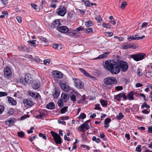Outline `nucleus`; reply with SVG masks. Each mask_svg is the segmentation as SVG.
Listing matches in <instances>:
<instances>
[{"label": "nucleus", "mask_w": 152, "mask_h": 152, "mask_svg": "<svg viewBox=\"0 0 152 152\" xmlns=\"http://www.w3.org/2000/svg\"><path fill=\"white\" fill-rule=\"evenodd\" d=\"M103 66L107 70L113 74L116 75L119 73L120 71L117 62L113 60H108L106 61L103 64Z\"/></svg>", "instance_id": "nucleus-1"}, {"label": "nucleus", "mask_w": 152, "mask_h": 152, "mask_svg": "<svg viewBox=\"0 0 152 152\" xmlns=\"http://www.w3.org/2000/svg\"><path fill=\"white\" fill-rule=\"evenodd\" d=\"M57 30L61 33L67 34L70 36H74L76 35L75 31L71 29L69 30L66 26H63L57 27Z\"/></svg>", "instance_id": "nucleus-2"}, {"label": "nucleus", "mask_w": 152, "mask_h": 152, "mask_svg": "<svg viewBox=\"0 0 152 152\" xmlns=\"http://www.w3.org/2000/svg\"><path fill=\"white\" fill-rule=\"evenodd\" d=\"M62 89L65 92H72L73 89L67 83L64 81H61L59 83Z\"/></svg>", "instance_id": "nucleus-3"}, {"label": "nucleus", "mask_w": 152, "mask_h": 152, "mask_svg": "<svg viewBox=\"0 0 152 152\" xmlns=\"http://www.w3.org/2000/svg\"><path fill=\"white\" fill-rule=\"evenodd\" d=\"M104 83L107 86H111L117 83L116 79L112 77L105 78L104 80Z\"/></svg>", "instance_id": "nucleus-4"}, {"label": "nucleus", "mask_w": 152, "mask_h": 152, "mask_svg": "<svg viewBox=\"0 0 152 152\" xmlns=\"http://www.w3.org/2000/svg\"><path fill=\"white\" fill-rule=\"evenodd\" d=\"M117 63L119 67L121 69L122 72H125L128 70V65L126 62L120 60Z\"/></svg>", "instance_id": "nucleus-5"}, {"label": "nucleus", "mask_w": 152, "mask_h": 152, "mask_svg": "<svg viewBox=\"0 0 152 152\" xmlns=\"http://www.w3.org/2000/svg\"><path fill=\"white\" fill-rule=\"evenodd\" d=\"M146 55L145 53H140L136 54L131 55L130 57L136 61H138L144 58Z\"/></svg>", "instance_id": "nucleus-6"}, {"label": "nucleus", "mask_w": 152, "mask_h": 152, "mask_svg": "<svg viewBox=\"0 0 152 152\" xmlns=\"http://www.w3.org/2000/svg\"><path fill=\"white\" fill-rule=\"evenodd\" d=\"M51 134L53 137L54 140L56 144H60L61 143V138L58 134L51 132Z\"/></svg>", "instance_id": "nucleus-7"}, {"label": "nucleus", "mask_w": 152, "mask_h": 152, "mask_svg": "<svg viewBox=\"0 0 152 152\" xmlns=\"http://www.w3.org/2000/svg\"><path fill=\"white\" fill-rule=\"evenodd\" d=\"M66 9L65 7L61 6L57 10L56 13L58 15L64 16L66 14Z\"/></svg>", "instance_id": "nucleus-8"}, {"label": "nucleus", "mask_w": 152, "mask_h": 152, "mask_svg": "<svg viewBox=\"0 0 152 152\" xmlns=\"http://www.w3.org/2000/svg\"><path fill=\"white\" fill-rule=\"evenodd\" d=\"M121 47L122 49L126 50L129 48H132L135 49L137 48V46L134 44H131L130 43H126L121 45Z\"/></svg>", "instance_id": "nucleus-9"}, {"label": "nucleus", "mask_w": 152, "mask_h": 152, "mask_svg": "<svg viewBox=\"0 0 152 152\" xmlns=\"http://www.w3.org/2000/svg\"><path fill=\"white\" fill-rule=\"evenodd\" d=\"M90 127L88 124H86L84 123L82 124L77 129L80 131L84 132H86V130H88L90 129Z\"/></svg>", "instance_id": "nucleus-10"}, {"label": "nucleus", "mask_w": 152, "mask_h": 152, "mask_svg": "<svg viewBox=\"0 0 152 152\" xmlns=\"http://www.w3.org/2000/svg\"><path fill=\"white\" fill-rule=\"evenodd\" d=\"M75 87L78 89H82L83 87V83L79 79H75Z\"/></svg>", "instance_id": "nucleus-11"}, {"label": "nucleus", "mask_w": 152, "mask_h": 152, "mask_svg": "<svg viewBox=\"0 0 152 152\" xmlns=\"http://www.w3.org/2000/svg\"><path fill=\"white\" fill-rule=\"evenodd\" d=\"M52 76L54 77L61 78L63 77V74L60 72L57 71H54L52 72Z\"/></svg>", "instance_id": "nucleus-12"}, {"label": "nucleus", "mask_w": 152, "mask_h": 152, "mask_svg": "<svg viewBox=\"0 0 152 152\" xmlns=\"http://www.w3.org/2000/svg\"><path fill=\"white\" fill-rule=\"evenodd\" d=\"M4 75L6 77H9L11 75V71L10 68L7 66H5L4 70Z\"/></svg>", "instance_id": "nucleus-13"}, {"label": "nucleus", "mask_w": 152, "mask_h": 152, "mask_svg": "<svg viewBox=\"0 0 152 152\" xmlns=\"http://www.w3.org/2000/svg\"><path fill=\"white\" fill-rule=\"evenodd\" d=\"M121 97H122L124 100H126L127 97L125 95L124 93H121L116 95L115 97V99L118 101H120L121 100Z\"/></svg>", "instance_id": "nucleus-14"}, {"label": "nucleus", "mask_w": 152, "mask_h": 152, "mask_svg": "<svg viewBox=\"0 0 152 152\" xmlns=\"http://www.w3.org/2000/svg\"><path fill=\"white\" fill-rule=\"evenodd\" d=\"M23 102L24 106L28 107H30L34 104V103L32 101L28 99L23 100Z\"/></svg>", "instance_id": "nucleus-15"}, {"label": "nucleus", "mask_w": 152, "mask_h": 152, "mask_svg": "<svg viewBox=\"0 0 152 152\" xmlns=\"http://www.w3.org/2000/svg\"><path fill=\"white\" fill-rule=\"evenodd\" d=\"M61 25V23L58 20H54L51 23V26L52 28H56L57 29V27H59Z\"/></svg>", "instance_id": "nucleus-16"}, {"label": "nucleus", "mask_w": 152, "mask_h": 152, "mask_svg": "<svg viewBox=\"0 0 152 152\" xmlns=\"http://www.w3.org/2000/svg\"><path fill=\"white\" fill-rule=\"evenodd\" d=\"M28 93L31 97L35 99H39L40 98V95L37 93H34L31 91H29Z\"/></svg>", "instance_id": "nucleus-17"}, {"label": "nucleus", "mask_w": 152, "mask_h": 152, "mask_svg": "<svg viewBox=\"0 0 152 152\" xmlns=\"http://www.w3.org/2000/svg\"><path fill=\"white\" fill-rule=\"evenodd\" d=\"M15 119L14 118H10L5 122L6 124L9 126H11L14 124Z\"/></svg>", "instance_id": "nucleus-18"}, {"label": "nucleus", "mask_w": 152, "mask_h": 152, "mask_svg": "<svg viewBox=\"0 0 152 152\" xmlns=\"http://www.w3.org/2000/svg\"><path fill=\"white\" fill-rule=\"evenodd\" d=\"M70 98L73 101H75L76 100V96L77 95L76 92L73 90L72 92H70Z\"/></svg>", "instance_id": "nucleus-19"}, {"label": "nucleus", "mask_w": 152, "mask_h": 152, "mask_svg": "<svg viewBox=\"0 0 152 152\" xmlns=\"http://www.w3.org/2000/svg\"><path fill=\"white\" fill-rule=\"evenodd\" d=\"M7 98L9 102L12 105H15L16 104L17 102L13 98L9 96L7 97Z\"/></svg>", "instance_id": "nucleus-20"}, {"label": "nucleus", "mask_w": 152, "mask_h": 152, "mask_svg": "<svg viewBox=\"0 0 152 152\" xmlns=\"http://www.w3.org/2000/svg\"><path fill=\"white\" fill-rule=\"evenodd\" d=\"M25 79L26 83H30L32 80L31 75L29 74H26L25 76Z\"/></svg>", "instance_id": "nucleus-21"}, {"label": "nucleus", "mask_w": 152, "mask_h": 152, "mask_svg": "<svg viewBox=\"0 0 152 152\" xmlns=\"http://www.w3.org/2000/svg\"><path fill=\"white\" fill-rule=\"evenodd\" d=\"M127 39L129 41H131L134 40H139V38H137L136 37V35H135L134 36L131 35L128 37Z\"/></svg>", "instance_id": "nucleus-22"}, {"label": "nucleus", "mask_w": 152, "mask_h": 152, "mask_svg": "<svg viewBox=\"0 0 152 152\" xmlns=\"http://www.w3.org/2000/svg\"><path fill=\"white\" fill-rule=\"evenodd\" d=\"M134 93L133 91H131L128 94V99L130 100H133L134 99L133 97Z\"/></svg>", "instance_id": "nucleus-23"}, {"label": "nucleus", "mask_w": 152, "mask_h": 152, "mask_svg": "<svg viewBox=\"0 0 152 152\" xmlns=\"http://www.w3.org/2000/svg\"><path fill=\"white\" fill-rule=\"evenodd\" d=\"M55 105L53 103H50L47 105V108L48 109H52L54 108Z\"/></svg>", "instance_id": "nucleus-24"}, {"label": "nucleus", "mask_w": 152, "mask_h": 152, "mask_svg": "<svg viewBox=\"0 0 152 152\" xmlns=\"http://www.w3.org/2000/svg\"><path fill=\"white\" fill-rule=\"evenodd\" d=\"M32 87L35 89L38 88L40 86V83L37 82L33 84Z\"/></svg>", "instance_id": "nucleus-25"}, {"label": "nucleus", "mask_w": 152, "mask_h": 152, "mask_svg": "<svg viewBox=\"0 0 152 152\" xmlns=\"http://www.w3.org/2000/svg\"><path fill=\"white\" fill-rule=\"evenodd\" d=\"M108 54V53H104V54L100 55L98 57L95 58V59L103 58L106 57Z\"/></svg>", "instance_id": "nucleus-26"}, {"label": "nucleus", "mask_w": 152, "mask_h": 152, "mask_svg": "<svg viewBox=\"0 0 152 152\" xmlns=\"http://www.w3.org/2000/svg\"><path fill=\"white\" fill-rule=\"evenodd\" d=\"M80 71L82 72L87 77H89L90 76V75L85 70L82 68L79 69Z\"/></svg>", "instance_id": "nucleus-27"}, {"label": "nucleus", "mask_w": 152, "mask_h": 152, "mask_svg": "<svg viewBox=\"0 0 152 152\" xmlns=\"http://www.w3.org/2000/svg\"><path fill=\"white\" fill-rule=\"evenodd\" d=\"M38 38L39 39L44 43V44L48 42V41L47 39L42 36L39 37Z\"/></svg>", "instance_id": "nucleus-28"}, {"label": "nucleus", "mask_w": 152, "mask_h": 152, "mask_svg": "<svg viewBox=\"0 0 152 152\" xmlns=\"http://www.w3.org/2000/svg\"><path fill=\"white\" fill-rule=\"evenodd\" d=\"M85 32L86 34H89L92 33L93 30L92 28H88L84 29Z\"/></svg>", "instance_id": "nucleus-29"}, {"label": "nucleus", "mask_w": 152, "mask_h": 152, "mask_svg": "<svg viewBox=\"0 0 152 152\" xmlns=\"http://www.w3.org/2000/svg\"><path fill=\"white\" fill-rule=\"evenodd\" d=\"M8 15V12L6 11H4L2 12L1 13V15L0 16L1 18H4L5 16H7Z\"/></svg>", "instance_id": "nucleus-30"}, {"label": "nucleus", "mask_w": 152, "mask_h": 152, "mask_svg": "<svg viewBox=\"0 0 152 152\" xmlns=\"http://www.w3.org/2000/svg\"><path fill=\"white\" fill-rule=\"evenodd\" d=\"M61 97L64 100L65 102L68 99V97L67 95L66 94H61Z\"/></svg>", "instance_id": "nucleus-31"}, {"label": "nucleus", "mask_w": 152, "mask_h": 152, "mask_svg": "<svg viewBox=\"0 0 152 152\" xmlns=\"http://www.w3.org/2000/svg\"><path fill=\"white\" fill-rule=\"evenodd\" d=\"M85 25L87 27H89L93 25V24L91 21L88 20L85 22Z\"/></svg>", "instance_id": "nucleus-32"}, {"label": "nucleus", "mask_w": 152, "mask_h": 152, "mask_svg": "<svg viewBox=\"0 0 152 152\" xmlns=\"http://www.w3.org/2000/svg\"><path fill=\"white\" fill-rule=\"evenodd\" d=\"M18 136L21 138H23L25 136V133L22 131L18 132H17Z\"/></svg>", "instance_id": "nucleus-33"}, {"label": "nucleus", "mask_w": 152, "mask_h": 152, "mask_svg": "<svg viewBox=\"0 0 152 152\" xmlns=\"http://www.w3.org/2000/svg\"><path fill=\"white\" fill-rule=\"evenodd\" d=\"M100 103L102 106L106 107L107 105V101L104 100H101L100 101Z\"/></svg>", "instance_id": "nucleus-34"}, {"label": "nucleus", "mask_w": 152, "mask_h": 152, "mask_svg": "<svg viewBox=\"0 0 152 152\" xmlns=\"http://www.w3.org/2000/svg\"><path fill=\"white\" fill-rule=\"evenodd\" d=\"M86 117V115L84 113H81L78 118L79 119H84Z\"/></svg>", "instance_id": "nucleus-35"}, {"label": "nucleus", "mask_w": 152, "mask_h": 152, "mask_svg": "<svg viewBox=\"0 0 152 152\" xmlns=\"http://www.w3.org/2000/svg\"><path fill=\"white\" fill-rule=\"evenodd\" d=\"M67 106L64 107L62 108L61 110V113L63 114L66 112L67 111Z\"/></svg>", "instance_id": "nucleus-36"}, {"label": "nucleus", "mask_w": 152, "mask_h": 152, "mask_svg": "<svg viewBox=\"0 0 152 152\" xmlns=\"http://www.w3.org/2000/svg\"><path fill=\"white\" fill-rule=\"evenodd\" d=\"M145 107L147 108H149L150 107V106L148 105L146 102H144L141 106L142 108H143Z\"/></svg>", "instance_id": "nucleus-37"}, {"label": "nucleus", "mask_w": 152, "mask_h": 152, "mask_svg": "<svg viewBox=\"0 0 152 152\" xmlns=\"http://www.w3.org/2000/svg\"><path fill=\"white\" fill-rule=\"evenodd\" d=\"M124 116L121 113H120L118 115H117L116 118L118 120H121L122 118L124 117Z\"/></svg>", "instance_id": "nucleus-38"}, {"label": "nucleus", "mask_w": 152, "mask_h": 152, "mask_svg": "<svg viewBox=\"0 0 152 152\" xmlns=\"http://www.w3.org/2000/svg\"><path fill=\"white\" fill-rule=\"evenodd\" d=\"M102 26L105 28H111L110 25L108 23H104L102 25Z\"/></svg>", "instance_id": "nucleus-39"}, {"label": "nucleus", "mask_w": 152, "mask_h": 152, "mask_svg": "<svg viewBox=\"0 0 152 152\" xmlns=\"http://www.w3.org/2000/svg\"><path fill=\"white\" fill-rule=\"evenodd\" d=\"M19 82L21 83L24 85H26V84L25 79H24L23 78H20V79Z\"/></svg>", "instance_id": "nucleus-40"}, {"label": "nucleus", "mask_w": 152, "mask_h": 152, "mask_svg": "<svg viewBox=\"0 0 152 152\" xmlns=\"http://www.w3.org/2000/svg\"><path fill=\"white\" fill-rule=\"evenodd\" d=\"M36 41L35 40H34L32 41H30L28 42L30 44H31V45H32L34 47H36V45L35 44V42Z\"/></svg>", "instance_id": "nucleus-41"}, {"label": "nucleus", "mask_w": 152, "mask_h": 152, "mask_svg": "<svg viewBox=\"0 0 152 152\" xmlns=\"http://www.w3.org/2000/svg\"><path fill=\"white\" fill-rule=\"evenodd\" d=\"M127 3L126 1H124L122 3L121 6V8L122 9H124L125 8V6L127 5Z\"/></svg>", "instance_id": "nucleus-42"}, {"label": "nucleus", "mask_w": 152, "mask_h": 152, "mask_svg": "<svg viewBox=\"0 0 152 152\" xmlns=\"http://www.w3.org/2000/svg\"><path fill=\"white\" fill-rule=\"evenodd\" d=\"M92 140L95 141L97 143L99 142L100 141L99 138H97L95 136H94L92 137Z\"/></svg>", "instance_id": "nucleus-43"}, {"label": "nucleus", "mask_w": 152, "mask_h": 152, "mask_svg": "<svg viewBox=\"0 0 152 152\" xmlns=\"http://www.w3.org/2000/svg\"><path fill=\"white\" fill-rule=\"evenodd\" d=\"M14 113V111L13 109L10 108L7 112V113L9 115H12Z\"/></svg>", "instance_id": "nucleus-44"}, {"label": "nucleus", "mask_w": 152, "mask_h": 152, "mask_svg": "<svg viewBox=\"0 0 152 152\" xmlns=\"http://www.w3.org/2000/svg\"><path fill=\"white\" fill-rule=\"evenodd\" d=\"M141 146L140 145H138L137 146V147L136 148V151L138 152H140L141 151Z\"/></svg>", "instance_id": "nucleus-45"}, {"label": "nucleus", "mask_w": 152, "mask_h": 152, "mask_svg": "<svg viewBox=\"0 0 152 152\" xmlns=\"http://www.w3.org/2000/svg\"><path fill=\"white\" fill-rule=\"evenodd\" d=\"M111 121V119L110 118H106L104 121V124H107L109 123Z\"/></svg>", "instance_id": "nucleus-46"}, {"label": "nucleus", "mask_w": 152, "mask_h": 152, "mask_svg": "<svg viewBox=\"0 0 152 152\" xmlns=\"http://www.w3.org/2000/svg\"><path fill=\"white\" fill-rule=\"evenodd\" d=\"M7 93L5 92H0V97H2L7 96Z\"/></svg>", "instance_id": "nucleus-47"}, {"label": "nucleus", "mask_w": 152, "mask_h": 152, "mask_svg": "<svg viewBox=\"0 0 152 152\" xmlns=\"http://www.w3.org/2000/svg\"><path fill=\"white\" fill-rule=\"evenodd\" d=\"M39 136L40 137H42L45 140L47 139V137L45 134H43L42 133H40L39 134Z\"/></svg>", "instance_id": "nucleus-48"}, {"label": "nucleus", "mask_w": 152, "mask_h": 152, "mask_svg": "<svg viewBox=\"0 0 152 152\" xmlns=\"http://www.w3.org/2000/svg\"><path fill=\"white\" fill-rule=\"evenodd\" d=\"M84 4L85 5L86 7H90L91 6L90 3L88 0L84 2Z\"/></svg>", "instance_id": "nucleus-49"}, {"label": "nucleus", "mask_w": 152, "mask_h": 152, "mask_svg": "<svg viewBox=\"0 0 152 152\" xmlns=\"http://www.w3.org/2000/svg\"><path fill=\"white\" fill-rule=\"evenodd\" d=\"M4 110V107L2 105H0V114L2 113Z\"/></svg>", "instance_id": "nucleus-50"}, {"label": "nucleus", "mask_w": 152, "mask_h": 152, "mask_svg": "<svg viewBox=\"0 0 152 152\" xmlns=\"http://www.w3.org/2000/svg\"><path fill=\"white\" fill-rule=\"evenodd\" d=\"M116 90L119 91L123 89V87L121 86H117L115 87Z\"/></svg>", "instance_id": "nucleus-51"}, {"label": "nucleus", "mask_w": 152, "mask_h": 152, "mask_svg": "<svg viewBox=\"0 0 152 152\" xmlns=\"http://www.w3.org/2000/svg\"><path fill=\"white\" fill-rule=\"evenodd\" d=\"M50 60L49 59H46L44 60V64L45 65L48 64L50 63Z\"/></svg>", "instance_id": "nucleus-52"}, {"label": "nucleus", "mask_w": 152, "mask_h": 152, "mask_svg": "<svg viewBox=\"0 0 152 152\" xmlns=\"http://www.w3.org/2000/svg\"><path fill=\"white\" fill-rule=\"evenodd\" d=\"M60 45L59 44H53V47L55 48L58 49L59 47L60 46Z\"/></svg>", "instance_id": "nucleus-53"}, {"label": "nucleus", "mask_w": 152, "mask_h": 152, "mask_svg": "<svg viewBox=\"0 0 152 152\" xmlns=\"http://www.w3.org/2000/svg\"><path fill=\"white\" fill-rule=\"evenodd\" d=\"M148 24V23L146 22H144L142 23V25L141 26V28L145 27Z\"/></svg>", "instance_id": "nucleus-54"}, {"label": "nucleus", "mask_w": 152, "mask_h": 152, "mask_svg": "<svg viewBox=\"0 0 152 152\" xmlns=\"http://www.w3.org/2000/svg\"><path fill=\"white\" fill-rule=\"evenodd\" d=\"M44 116L43 114L40 112H39V114L37 115L36 117L38 118H41Z\"/></svg>", "instance_id": "nucleus-55"}, {"label": "nucleus", "mask_w": 152, "mask_h": 152, "mask_svg": "<svg viewBox=\"0 0 152 152\" xmlns=\"http://www.w3.org/2000/svg\"><path fill=\"white\" fill-rule=\"evenodd\" d=\"M31 5L35 10H37L38 8V6L36 4L34 3H32L31 4Z\"/></svg>", "instance_id": "nucleus-56"}, {"label": "nucleus", "mask_w": 152, "mask_h": 152, "mask_svg": "<svg viewBox=\"0 0 152 152\" xmlns=\"http://www.w3.org/2000/svg\"><path fill=\"white\" fill-rule=\"evenodd\" d=\"M100 105L99 104H97L96 105L95 107L94 108L95 110H99L101 108L100 107Z\"/></svg>", "instance_id": "nucleus-57"}, {"label": "nucleus", "mask_w": 152, "mask_h": 152, "mask_svg": "<svg viewBox=\"0 0 152 152\" xmlns=\"http://www.w3.org/2000/svg\"><path fill=\"white\" fill-rule=\"evenodd\" d=\"M36 137H36L35 136H33L32 137H29L28 139H29V141L30 142H31L33 141V140L34 139H35Z\"/></svg>", "instance_id": "nucleus-58"}, {"label": "nucleus", "mask_w": 152, "mask_h": 152, "mask_svg": "<svg viewBox=\"0 0 152 152\" xmlns=\"http://www.w3.org/2000/svg\"><path fill=\"white\" fill-rule=\"evenodd\" d=\"M148 132L149 133H152V127L151 126L148 127Z\"/></svg>", "instance_id": "nucleus-59"}, {"label": "nucleus", "mask_w": 152, "mask_h": 152, "mask_svg": "<svg viewBox=\"0 0 152 152\" xmlns=\"http://www.w3.org/2000/svg\"><path fill=\"white\" fill-rule=\"evenodd\" d=\"M137 74L140 76H141L142 75V73L141 72L140 70L139 69H137Z\"/></svg>", "instance_id": "nucleus-60"}, {"label": "nucleus", "mask_w": 152, "mask_h": 152, "mask_svg": "<svg viewBox=\"0 0 152 152\" xmlns=\"http://www.w3.org/2000/svg\"><path fill=\"white\" fill-rule=\"evenodd\" d=\"M34 129V127H31L30 128V130H27V132L28 133L30 134L31 133H32L33 132L32 130Z\"/></svg>", "instance_id": "nucleus-61"}, {"label": "nucleus", "mask_w": 152, "mask_h": 152, "mask_svg": "<svg viewBox=\"0 0 152 152\" xmlns=\"http://www.w3.org/2000/svg\"><path fill=\"white\" fill-rule=\"evenodd\" d=\"M58 104L60 107H62L63 106V104L62 102L60 101L58 102Z\"/></svg>", "instance_id": "nucleus-62"}, {"label": "nucleus", "mask_w": 152, "mask_h": 152, "mask_svg": "<svg viewBox=\"0 0 152 152\" xmlns=\"http://www.w3.org/2000/svg\"><path fill=\"white\" fill-rule=\"evenodd\" d=\"M95 18L98 21H99V22H101L102 20L101 18L98 16H96Z\"/></svg>", "instance_id": "nucleus-63"}, {"label": "nucleus", "mask_w": 152, "mask_h": 152, "mask_svg": "<svg viewBox=\"0 0 152 152\" xmlns=\"http://www.w3.org/2000/svg\"><path fill=\"white\" fill-rule=\"evenodd\" d=\"M16 19L18 21L19 23H20L22 21L21 18L20 16H17L16 17Z\"/></svg>", "instance_id": "nucleus-64"}]
</instances>
